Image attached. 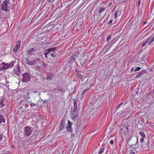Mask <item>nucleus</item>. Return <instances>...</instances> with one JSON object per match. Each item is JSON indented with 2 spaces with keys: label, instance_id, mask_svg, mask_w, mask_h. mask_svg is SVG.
<instances>
[{
  "label": "nucleus",
  "instance_id": "1",
  "mask_svg": "<svg viewBox=\"0 0 154 154\" xmlns=\"http://www.w3.org/2000/svg\"><path fill=\"white\" fill-rule=\"evenodd\" d=\"M54 49L53 48H50L44 51V54L45 57L47 58V55L51 56L52 57H54L56 56L55 54H54L53 51Z\"/></svg>",
  "mask_w": 154,
  "mask_h": 154
},
{
  "label": "nucleus",
  "instance_id": "2",
  "mask_svg": "<svg viewBox=\"0 0 154 154\" xmlns=\"http://www.w3.org/2000/svg\"><path fill=\"white\" fill-rule=\"evenodd\" d=\"M29 100H28L26 99V100L24 101V104L25 107H28L29 106L30 107L35 106V104L32 103L30 99Z\"/></svg>",
  "mask_w": 154,
  "mask_h": 154
},
{
  "label": "nucleus",
  "instance_id": "3",
  "mask_svg": "<svg viewBox=\"0 0 154 154\" xmlns=\"http://www.w3.org/2000/svg\"><path fill=\"white\" fill-rule=\"evenodd\" d=\"M23 61L29 65H33L36 63V61L35 60L30 61L29 58L27 57H24L23 59Z\"/></svg>",
  "mask_w": 154,
  "mask_h": 154
},
{
  "label": "nucleus",
  "instance_id": "4",
  "mask_svg": "<svg viewBox=\"0 0 154 154\" xmlns=\"http://www.w3.org/2000/svg\"><path fill=\"white\" fill-rule=\"evenodd\" d=\"M20 69L19 65H17L15 68L14 69V71L12 72L14 76H16L17 75L19 76L20 73Z\"/></svg>",
  "mask_w": 154,
  "mask_h": 154
},
{
  "label": "nucleus",
  "instance_id": "5",
  "mask_svg": "<svg viewBox=\"0 0 154 154\" xmlns=\"http://www.w3.org/2000/svg\"><path fill=\"white\" fill-rule=\"evenodd\" d=\"M9 2V0H5L3 2L1 6L2 9L4 11L7 10V6Z\"/></svg>",
  "mask_w": 154,
  "mask_h": 154
},
{
  "label": "nucleus",
  "instance_id": "6",
  "mask_svg": "<svg viewBox=\"0 0 154 154\" xmlns=\"http://www.w3.org/2000/svg\"><path fill=\"white\" fill-rule=\"evenodd\" d=\"M23 77L22 81L23 82H26L29 81L30 79V77L28 73H26L23 74Z\"/></svg>",
  "mask_w": 154,
  "mask_h": 154
},
{
  "label": "nucleus",
  "instance_id": "7",
  "mask_svg": "<svg viewBox=\"0 0 154 154\" xmlns=\"http://www.w3.org/2000/svg\"><path fill=\"white\" fill-rule=\"evenodd\" d=\"M24 131L26 135H31L32 132L33 130L32 128L29 126H26L25 128Z\"/></svg>",
  "mask_w": 154,
  "mask_h": 154
},
{
  "label": "nucleus",
  "instance_id": "8",
  "mask_svg": "<svg viewBox=\"0 0 154 154\" xmlns=\"http://www.w3.org/2000/svg\"><path fill=\"white\" fill-rule=\"evenodd\" d=\"M128 128L126 126H124L121 128L120 132L121 134L127 135L128 133Z\"/></svg>",
  "mask_w": 154,
  "mask_h": 154
},
{
  "label": "nucleus",
  "instance_id": "9",
  "mask_svg": "<svg viewBox=\"0 0 154 154\" xmlns=\"http://www.w3.org/2000/svg\"><path fill=\"white\" fill-rule=\"evenodd\" d=\"M21 42L20 40L16 42V44L13 49V51L16 52L19 49L20 47Z\"/></svg>",
  "mask_w": 154,
  "mask_h": 154
},
{
  "label": "nucleus",
  "instance_id": "10",
  "mask_svg": "<svg viewBox=\"0 0 154 154\" xmlns=\"http://www.w3.org/2000/svg\"><path fill=\"white\" fill-rule=\"evenodd\" d=\"M8 67L7 64L3 62L0 64V70L5 71V70L8 69Z\"/></svg>",
  "mask_w": 154,
  "mask_h": 154
},
{
  "label": "nucleus",
  "instance_id": "11",
  "mask_svg": "<svg viewBox=\"0 0 154 154\" xmlns=\"http://www.w3.org/2000/svg\"><path fill=\"white\" fill-rule=\"evenodd\" d=\"M72 123L70 121H68V125L66 127L67 131L70 132H72Z\"/></svg>",
  "mask_w": 154,
  "mask_h": 154
},
{
  "label": "nucleus",
  "instance_id": "12",
  "mask_svg": "<svg viewBox=\"0 0 154 154\" xmlns=\"http://www.w3.org/2000/svg\"><path fill=\"white\" fill-rule=\"evenodd\" d=\"M142 147L145 150H148L149 149V146L148 142L146 144H145L144 145H142Z\"/></svg>",
  "mask_w": 154,
  "mask_h": 154
},
{
  "label": "nucleus",
  "instance_id": "13",
  "mask_svg": "<svg viewBox=\"0 0 154 154\" xmlns=\"http://www.w3.org/2000/svg\"><path fill=\"white\" fill-rule=\"evenodd\" d=\"M3 123L4 125L5 123V119L3 115H0V124Z\"/></svg>",
  "mask_w": 154,
  "mask_h": 154
},
{
  "label": "nucleus",
  "instance_id": "14",
  "mask_svg": "<svg viewBox=\"0 0 154 154\" xmlns=\"http://www.w3.org/2000/svg\"><path fill=\"white\" fill-rule=\"evenodd\" d=\"M19 140L20 141L19 142V144L20 146L24 147L26 143V142L24 140L22 141V139H19Z\"/></svg>",
  "mask_w": 154,
  "mask_h": 154
},
{
  "label": "nucleus",
  "instance_id": "15",
  "mask_svg": "<svg viewBox=\"0 0 154 154\" xmlns=\"http://www.w3.org/2000/svg\"><path fill=\"white\" fill-rule=\"evenodd\" d=\"M65 124V122L63 121H62L61 122L59 126V129L60 131H61L63 128Z\"/></svg>",
  "mask_w": 154,
  "mask_h": 154
},
{
  "label": "nucleus",
  "instance_id": "16",
  "mask_svg": "<svg viewBox=\"0 0 154 154\" xmlns=\"http://www.w3.org/2000/svg\"><path fill=\"white\" fill-rule=\"evenodd\" d=\"M35 50L34 48H32L29 50L27 51V53L28 55H32V54L35 52Z\"/></svg>",
  "mask_w": 154,
  "mask_h": 154
},
{
  "label": "nucleus",
  "instance_id": "17",
  "mask_svg": "<svg viewBox=\"0 0 154 154\" xmlns=\"http://www.w3.org/2000/svg\"><path fill=\"white\" fill-rule=\"evenodd\" d=\"M105 9L106 8H101L99 9L98 12L100 14L97 15V17H100V15H101V13L103 12L104 11H105Z\"/></svg>",
  "mask_w": 154,
  "mask_h": 154
},
{
  "label": "nucleus",
  "instance_id": "18",
  "mask_svg": "<svg viewBox=\"0 0 154 154\" xmlns=\"http://www.w3.org/2000/svg\"><path fill=\"white\" fill-rule=\"evenodd\" d=\"M150 38H151L150 37H149L145 40V41L142 44V47H144L146 45L147 43L149 41V40L150 39Z\"/></svg>",
  "mask_w": 154,
  "mask_h": 154
},
{
  "label": "nucleus",
  "instance_id": "19",
  "mask_svg": "<svg viewBox=\"0 0 154 154\" xmlns=\"http://www.w3.org/2000/svg\"><path fill=\"white\" fill-rule=\"evenodd\" d=\"M105 149V147L103 145H102L100 149V151L98 154H101L104 151Z\"/></svg>",
  "mask_w": 154,
  "mask_h": 154
},
{
  "label": "nucleus",
  "instance_id": "20",
  "mask_svg": "<svg viewBox=\"0 0 154 154\" xmlns=\"http://www.w3.org/2000/svg\"><path fill=\"white\" fill-rule=\"evenodd\" d=\"M32 91H28L27 92V97H26L27 99H30V96L31 95L32 96Z\"/></svg>",
  "mask_w": 154,
  "mask_h": 154
},
{
  "label": "nucleus",
  "instance_id": "21",
  "mask_svg": "<svg viewBox=\"0 0 154 154\" xmlns=\"http://www.w3.org/2000/svg\"><path fill=\"white\" fill-rule=\"evenodd\" d=\"M146 72V71H145L144 72V70H143L142 71H140L139 74H137V75H136V78H137L138 77V76H139V75H143V73L145 72Z\"/></svg>",
  "mask_w": 154,
  "mask_h": 154
},
{
  "label": "nucleus",
  "instance_id": "22",
  "mask_svg": "<svg viewBox=\"0 0 154 154\" xmlns=\"http://www.w3.org/2000/svg\"><path fill=\"white\" fill-rule=\"evenodd\" d=\"M14 63V62H11L9 64L7 63L8 65V69L9 68H11L13 66Z\"/></svg>",
  "mask_w": 154,
  "mask_h": 154
},
{
  "label": "nucleus",
  "instance_id": "23",
  "mask_svg": "<svg viewBox=\"0 0 154 154\" xmlns=\"http://www.w3.org/2000/svg\"><path fill=\"white\" fill-rule=\"evenodd\" d=\"M78 112H77L76 113L75 115V114L74 115H73L72 116V119L75 120V118L76 119L78 118L79 117L78 116Z\"/></svg>",
  "mask_w": 154,
  "mask_h": 154
},
{
  "label": "nucleus",
  "instance_id": "24",
  "mask_svg": "<svg viewBox=\"0 0 154 154\" xmlns=\"http://www.w3.org/2000/svg\"><path fill=\"white\" fill-rule=\"evenodd\" d=\"M138 136L137 137H136V138L135 137H134V138H133V139L134 140H136V139L137 140V142L134 144H131L130 146L129 147V148H132V146H133L134 145H135L138 142Z\"/></svg>",
  "mask_w": 154,
  "mask_h": 154
},
{
  "label": "nucleus",
  "instance_id": "25",
  "mask_svg": "<svg viewBox=\"0 0 154 154\" xmlns=\"http://www.w3.org/2000/svg\"><path fill=\"white\" fill-rule=\"evenodd\" d=\"M87 90H88V89H86L84 90H83V92H82V93L81 94L82 95V96L81 97V98H82V97H84V95L85 93L86 92V91H87Z\"/></svg>",
  "mask_w": 154,
  "mask_h": 154
},
{
  "label": "nucleus",
  "instance_id": "26",
  "mask_svg": "<svg viewBox=\"0 0 154 154\" xmlns=\"http://www.w3.org/2000/svg\"><path fill=\"white\" fill-rule=\"evenodd\" d=\"M74 110H76L77 109V106L76 101H74Z\"/></svg>",
  "mask_w": 154,
  "mask_h": 154
},
{
  "label": "nucleus",
  "instance_id": "27",
  "mask_svg": "<svg viewBox=\"0 0 154 154\" xmlns=\"http://www.w3.org/2000/svg\"><path fill=\"white\" fill-rule=\"evenodd\" d=\"M141 138L140 140V142L142 143L144 141V138L145 137V135H142Z\"/></svg>",
  "mask_w": 154,
  "mask_h": 154
},
{
  "label": "nucleus",
  "instance_id": "28",
  "mask_svg": "<svg viewBox=\"0 0 154 154\" xmlns=\"http://www.w3.org/2000/svg\"><path fill=\"white\" fill-rule=\"evenodd\" d=\"M79 79L81 80H82V76L81 74L80 73H78L77 74V76Z\"/></svg>",
  "mask_w": 154,
  "mask_h": 154
},
{
  "label": "nucleus",
  "instance_id": "29",
  "mask_svg": "<svg viewBox=\"0 0 154 154\" xmlns=\"http://www.w3.org/2000/svg\"><path fill=\"white\" fill-rule=\"evenodd\" d=\"M141 69V68L140 67H137L135 69H134V72H137L138 71H139Z\"/></svg>",
  "mask_w": 154,
  "mask_h": 154
},
{
  "label": "nucleus",
  "instance_id": "30",
  "mask_svg": "<svg viewBox=\"0 0 154 154\" xmlns=\"http://www.w3.org/2000/svg\"><path fill=\"white\" fill-rule=\"evenodd\" d=\"M111 38V35H108L107 38H106V41L107 42H108L109 40Z\"/></svg>",
  "mask_w": 154,
  "mask_h": 154
},
{
  "label": "nucleus",
  "instance_id": "31",
  "mask_svg": "<svg viewBox=\"0 0 154 154\" xmlns=\"http://www.w3.org/2000/svg\"><path fill=\"white\" fill-rule=\"evenodd\" d=\"M132 137L131 136L129 138H128V137L127 138L126 140H127V143H128V142H129V141H130L131 140Z\"/></svg>",
  "mask_w": 154,
  "mask_h": 154
},
{
  "label": "nucleus",
  "instance_id": "32",
  "mask_svg": "<svg viewBox=\"0 0 154 154\" xmlns=\"http://www.w3.org/2000/svg\"><path fill=\"white\" fill-rule=\"evenodd\" d=\"M104 16H103L102 18H100V19H99V18H98L97 19V20L98 21V22H100V21H101V20H102V19H103V17H104Z\"/></svg>",
  "mask_w": 154,
  "mask_h": 154
},
{
  "label": "nucleus",
  "instance_id": "33",
  "mask_svg": "<svg viewBox=\"0 0 154 154\" xmlns=\"http://www.w3.org/2000/svg\"><path fill=\"white\" fill-rule=\"evenodd\" d=\"M110 143L111 144H114V141L113 140H111L110 141Z\"/></svg>",
  "mask_w": 154,
  "mask_h": 154
},
{
  "label": "nucleus",
  "instance_id": "34",
  "mask_svg": "<svg viewBox=\"0 0 154 154\" xmlns=\"http://www.w3.org/2000/svg\"><path fill=\"white\" fill-rule=\"evenodd\" d=\"M118 12V11H117L116 12V13L115 14V18L116 19V18L117 17V13Z\"/></svg>",
  "mask_w": 154,
  "mask_h": 154
},
{
  "label": "nucleus",
  "instance_id": "35",
  "mask_svg": "<svg viewBox=\"0 0 154 154\" xmlns=\"http://www.w3.org/2000/svg\"><path fill=\"white\" fill-rule=\"evenodd\" d=\"M122 104V103H121L117 107V109L119 108L120 107V106Z\"/></svg>",
  "mask_w": 154,
  "mask_h": 154
},
{
  "label": "nucleus",
  "instance_id": "36",
  "mask_svg": "<svg viewBox=\"0 0 154 154\" xmlns=\"http://www.w3.org/2000/svg\"><path fill=\"white\" fill-rule=\"evenodd\" d=\"M112 20H109V23L110 24V23H112Z\"/></svg>",
  "mask_w": 154,
  "mask_h": 154
},
{
  "label": "nucleus",
  "instance_id": "37",
  "mask_svg": "<svg viewBox=\"0 0 154 154\" xmlns=\"http://www.w3.org/2000/svg\"><path fill=\"white\" fill-rule=\"evenodd\" d=\"M35 60L37 61H39L40 60V59L38 57H36L35 58Z\"/></svg>",
  "mask_w": 154,
  "mask_h": 154
},
{
  "label": "nucleus",
  "instance_id": "38",
  "mask_svg": "<svg viewBox=\"0 0 154 154\" xmlns=\"http://www.w3.org/2000/svg\"><path fill=\"white\" fill-rule=\"evenodd\" d=\"M2 138V135H0V141H1Z\"/></svg>",
  "mask_w": 154,
  "mask_h": 154
},
{
  "label": "nucleus",
  "instance_id": "39",
  "mask_svg": "<svg viewBox=\"0 0 154 154\" xmlns=\"http://www.w3.org/2000/svg\"><path fill=\"white\" fill-rule=\"evenodd\" d=\"M140 0H138V6H139V5H140Z\"/></svg>",
  "mask_w": 154,
  "mask_h": 154
},
{
  "label": "nucleus",
  "instance_id": "40",
  "mask_svg": "<svg viewBox=\"0 0 154 154\" xmlns=\"http://www.w3.org/2000/svg\"><path fill=\"white\" fill-rule=\"evenodd\" d=\"M143 134H144V133L142 132H141L140 133V135H143Z\"/></svg>",
  "mask_w": 154,
  "mask_h": 154
},
{
  "label": "nucleus",
  "instance_id": "41",
  "mask_svg": "<svg viewBox=\"0 0 154 154\" xmlns=\"http://www.w3.org/2000/svg\"><path fill=\"white\" fill-rule=\"evenodd\" d=\"M47 0L48 2H50L52 0Z\"/></svg>",
  "mask_w": 154,
  "mask_h": 154
},
{
  "label": "nucleus",
  "instance_id": "42",
  "mask_svg": "<svg viewBox=\"0 0 154 154\" xmlns=\"http://www.w3.org/2000/svg\"><path fill=\"white\" fill-rule=\"evenodd\" d=\"M29 135H25V136L26 137H27L29 136Z\"/></svg>",
  "mask_w": 154,
  "mask_h": 154
},
{
  "label": "nucleus",
  "instance_id": "43",
  "mask_svg": "<svg viewBox=\"0 0 154 154\" xmlns=\"http://www.w3.org/2000/svg\"><path fill=\"white\" fill-rule=\"evenodd\" d=\"M46 100H45V101H44V103H45V102H46Z\"/></svg>",
  "mask_w": 154,
  "mask_h": 154
},
{
  "label": "nucleus",
  "instance_id": "44",
  "mask_svg": "<svg viewBox=\"0 0 154 154\" xmlns=\"http://www.w3.org/2000/svg\"><path fill=\"white\" fill-rule=\"evenodd\" d=\"M141 77V75H139V76H138V77Z\"/></svg>",
  "mask_w": 154,
  "mask_h": 154
},
{
  "label": "nucleus",
  "instance_id": "45",
  "mask_svg": "<svg viewBox=\"0 0 154 154\" xmlns=\"http://www.w3.org/2000/svg\"><path fill=\"white\" fill-rule=\"evenodd\" d=\"M132 69H133V68H132V69H131V71H132Z\"/></svg>",
  "mask_w": 154,
  "mask_h": 154
},
{
  "label": "nucleus",
  "instance_id": "46",
  "mask_svg": "<svg viewBox=\"0 0 154 154\" xmlns=\"http://www.w3.org/2000/svg\"><path fill=\"white\" fill-rule=\"evenodd\" d=\"M11 147H14V146H12Z\"/></svg>",
  "mask_w": 154,
  "mask_h": 154
},
{
  "label": "nucleus",
  "instance_id": "47",
  "mask_svg": "<svg viewBox=\"0 0 154 154\" xmlns=\"http://www.w3.org/2000/svg\"><path fill=\"white\" fill-rule=\"evenodd\" d=\"M153 91L154 92V90H153Z\"/></svg>",
  "mask_w": 154,
  "mask_h": 154
},
{
  "label": "nucleus",
  "instance_id": "48",
  "mask_svg": "<svg viewBox=\"0 0 154 154\" xmlns=\"http://www.w3.org/2000/svg\"><path fill=\"white\" fill-rule=\"evenodd\" d=\"M145 23V22L144 23Z\"/></svg>",
  "mask_w": 154,
  "mask_h": 154
}]
</instances>
